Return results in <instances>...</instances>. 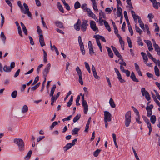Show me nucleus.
<instances>
[{
  "instance_id": "nucleus-1",
  "label": "nucleus",
  "mask_w": 160,
  "mask_h": 160,
  "mask_svg": "<svg viewBox=\"0 0 160 160\" xmlns=\"http://www.w3.org/2000/svg\"><path fill=\"white\" fill-rule=\"evenodd\" d=\"M18 6L20 8L21 11L22 13L25 14H27L29 17L31 18V13L30 12H29V8L26 3H23V6L25 9V10H24V8L21 4V1H18Z\"/></svg>"
},
{
  "instance_id": "nucleus-2",
  "label": "nucleus",
  "mask_w": 160,
  "mask_h": 160,
  "mask_svg": "<svg viewBox=\"0 0 160 160\" xmlns=\"http://www.w3.org/2000/svg\"><path fill=\"white\" fill-rule=\"evenodd\" d=\"M13 142L18 147V149L20 152L24 151L25 149V144L23 140L21 138H15Z\"/></svg>"
},
{
  "instance_id": "nucleus-3",
  "label": "nucleus",
  "mask_w": 160,
  "mask_h": 160,
  "mask_svg": "<svg viewBox=\"0 0 160 160\" xmlns=\"http://www.w3.org/2000/svg\"><path fill=\"white\" fill-rule=\"evenodd\" d=\"M125 125L126 127H128L131 122V112L130 111H128L126 113L125 115Z\"/></svg>"
},
{
  "instance_id": "nucleus-4",
  "label": "nucleus",
  "mask_w": 160,
  "mask_h": 160,
  "mask_svg": "<svg viewBox=\"0 0 160 160\" xmlns=\"http://www.w3.org/2000/svg\"><path fill=\"white\" fill-rule=\"evenodd\" d=\"M76 70L77 72V75L78 76V81L81 85L83 84V82L82 79V72L81 70L78 66L77 67Z\"/></svg>"
},
{
  "instance_id": "nucleus-5",
  "label": "nucleus",
  "mask_w": 160,
  "mask_h": 160,
  "mask_svg": "<svg viewBox=\"0 0 160 160\" xmlns=\"http://www.w3.org/2000/svg\"><path fill=\"white\" fill-rule=\"evenodd\" d=\"M141 92L143 96H144L146 99L147 101H149L150 100V96L148 92L144 88H141Z\"/></svg>"
},
{
  "instance_id": "nucleus-6",
  "label": "nucleus",
  "mask_w": 160,
  "mask_h": 160,
  "mask_svg": "<svg viewBox=\"0 0 160 160\" xmlns=\"http://www.w3.org/2000/svg\"><path fill=\"white\" fill-rule=\"evenodd\" d=\"M51 68V64L50 63L48 64L45 68L43 71V74L44 77H46L48 72H49Z\"/></svg>"
},
{
  "instance_id": "nucleus-7",
  "label": "nucleus",
  "mask_w": 160,
  "mask_h": 160,
  "mask_svg": "<svg viewBox=\"0 0 160 160\" xmlns=\"http://www.w3.org/2000/svg\"><path fill=\"white\" fill-rule=\"evenodd\" d=\"M104 120L110 122L111 120V114L108 111H105L104 112Z\"/></svg>"
},
{
  "instance_id": "nucleus-8",
  "label": "nucleus",
  "mask_w": 160,
  "mask_h": 160,
  "mask_svg": "<svg viewBox=\"0 0 160 160\" xmlns=\"http://www.w3.org/2000/svg\"><path fill=\"white\" fill-rule=\"evenodd\" d=\"M90 26L91 28L94 31L98 32V28L96 26L95 22L93 21H91L90 22Z\"/></svg>"
},
{
  "instance_id": "nucleus-9",
  "label": "nucleus",
  "mask_w": 160,
  "mask_h": 160,
  "mask_svg": "<svg viewBox=\"0 0 160 160\" xmlns=\"http://www.w3.org/2000/svg\"><path fill=\"white\" fill-rule=\"evenodd\" d=\"M87 20H84L82 22L81 26V29L82 31H85L86 30L87 26L88 25Z\"/></svg>"
},
{
  "instance_id": "nucleus-10",
  "label": "nucleus",
  "mask_w": 160,
  "mask_h": 160,
  "mask_svg": "<svg viewBox=\"0 0 160 160\" xmlns=\"http://www.w3.org/2000/svg\"><path fill=\"white\" fill-rule=\"evenodd\" d=\"M111 47L114 53L115 54L118 58H119L120 59H122V56L120 54L119 52L118 51L117 49L116 48L113 46H112Z\"/></svg>"
},
{
  "instance_id": "nucleus-11",
  "label": "nucleus",
  "mask_w": 160,
  "mask_h": 160,
  "mask_svg": "<svg viewBox=\"0 0 160 160\" xmlns=\"http://www.w3.org/2000/svg\"><path fill=\"white\" fill-rule=\"evenodd\" d=\"M117 15L118 17H120L122 15V10L121 8L119 7V5H117Z\"/></svg>"
},
{
  "instance_id": "nucleus-12",
  "label": "nucleus",
  "mask_w": 160,
  "mask_h": 160,
  "mask_svg": "<svg viewBox=\"0 0 160 160\" xmlns=\"http://www.w3.org/2000/svg\"><path fill=\"white\" fill-rule=\"evenodd\" d=\"M39 42L41 46L42 47L45 45V44L44 40V38L42 35H40L39 36Z\"/></svg>"
},
{
  "instance_id": "nucleus-13",
  "label": "nucleus",
  "mask_w": 160,
  "mask_h": 160,
  "mask_svg": "<svg viewBox=\"0 0 160 160\" xmlns=\"http://www.w3.org/2000/svg\"><path fill=\"white\" fill-rule=\"evenodd\" d=\"M153 4V6L156 9H158V8L159 2H157L156 0H150Z\"/></svg>"
},
{
  "instance_id": "nucleus-14",
  "label": "nucleus",
  "mask_w": 160,
  "mask_h": 160,
  "mask_svg": "<svg viewBox=\"0 0 160 160\" xmlns=\"http://www.w3.org/2000/svg\"><path fill=\"white\" fill-rule=\"evenodd\" d=\"M81 23V22L79 19H78L77 22L74 25V28L78 31L80 30V25Z\"/></svg>"
},
{
  "instance_id": "nucleus-15",
  "label": "nucleus",
  "mask_w": 160,
  "mask_h": 160,
  "mask_svg": "<svg viewBox=\"0 0 160 160\" xmlns=\"http://www.w3.org/2000/svg\"><path fill=\"white\" fill-rule=\"evenodd\" d=\"M93 38H97L98 39H101L102 41L104 42H106V40L105 38L102 36H100L99 35H94L93 36Z\"/></svg>"
},
{
  "instance_id": "nucleus-16",
  "label": "nucleus",
  "mask_w": 160,
  "mask_h": 160,
  "mask_svg": "<svg viewBox=\"0 0 160 160\" xmlns=\"http://www.w3.org/2000/svg\"><path fill=\"white\" fill-rule=\"evenodd\" d=\"M106 48H107V50L108 52V56L110 58H112L113 56V54L112 52L111 48L108 47H106Z\"/></svg>"
},
{
  "instance_id": "nucleus-17",
  "label": "nucleus",
  "mask_w": 160,
  "mask_h": 160,
  "mask_svg": "<svg viewBox=\"0 0 160 160\" xmlns=\"http://www.w3.org/2000/svg\"><path fill=\"white\" fill-rule=\"evenodd\" d=\"M82 106L84 107V113L87 114L88 110V106L87 103L82 104Z\"/></svg>"
},
{
  "instance_id": "nucleus-18",
  "label": "nucleus",
  "mask_w": 160,
  "mask_h": 160,
  "mask_svg": "<svg viewBox=\"0 0 160 160\" xmlns=\"http://www.w3.org/2000/svg\"><path fill=\"white\" fill-rule=\"evenodd\" d=\"M130 77L131 79L133 80L134 82H139L138 80L137 79L136 77V76L133 72H132L131 73V74L130 76Z\"/></svg>"
},
{
  "instance_id": "nucleus-19",
  "label": "nucleus",
  "mask_w": 160,
  "mask_h": 160,
  "mask_svg": "<svg viewBox=\"0 0 160 160\" xmlns=\"http://www.w3.org/2000/svg\"><path fill=\"white\" fill-rule=\"evenodd\" d=\"M55 23L57 27L61 28H64L63 24L62 22L58 21H56Z\"/></svg>"
},
{
  "instance_id": "nucleus-20",
  "label": "nucleus",
  "mask_w": 160,
  "mask_h": 160,
  "mask_svg": "<svg viewBox=\"0 0 160 160\" xmlns=\"http://www.w3.org/2000/svg\"><path fill=\"white\" fill-rule=\"evenodd\" d=\"M155 51L157 52V54L158 55H160V48L158 45L157 44H155L153 45Z\"/></svg>"
},
{
  "instance_id": "nucleus-21",
  "label": "nucleus",
  "mask_w": 160,
  "mask_h": 160,
  "mask_svg": "<svg viewBox=\"0 0 160 160\" xmlns=\"http://www.w3.org/2000/svg\"><path fill=\"white\" fill-rule=\"evenodd\" d=\"M81 8L85 12H87L89 10V8L87 7V5L86 3H84L82 4Z\"/></svg>"
},
{
  "instance_id": "nucleus-22",
  "label": "nucleus",
  "mask_w": 160,
  "mask_h": 160,
  "mask_svg": "<svg viewBox=\"0 0 160 160\" xmlns=\"http://www.w3.org/2000/svg\"><path fill=\"white\" fill-rule=\"evenodd\" d=\"M73 146L71 143H68L63 148V149L65 152L66 151L68 150L69 149L72 147Z\"/></svg>"
},
{
  "instance_id": "nucleus-23",
  "label": "nucleus",
  "mask_w": 160,
  "mask_h": 160,
  "mask_svg": "<svg viewBox=\"0 0 160 160\" xmlns=\"http://www.w3.org/2000/svg\"><path fill=\"white\" fill-rule=\"evenodd\" d=\"M22 112L23 113H26L28 110V108L27 105H24L22 108Z\"/></svg>"
},
{
  "instance_id": "nucleus-24",
  "label": "nucleus",
  "mask_w": 160,
  "mask_h": 160,
  "mask_svg": "<svg viewBox=\"0 0 160 160\" xmlns=\"http://www.w3.org/2000/svg\"><path fill=\"white\" fill-rule=\"evenodd\" d=\"M0 37L2 41L3 42V44L5 45L6 43V38L5 36L4 33L3 32H2L1 33Z\"/></svg>"
},
{
  "instance_id": "nucleus-25",
  "label": "nucleus",
  "mask_w": 160,
  "mask_h": 160,
  "mask_svg": "<svg viewBox=\"0 0 160 160\" xmlns=\"http://www.w3.org/2000/svg\"><path fill=\"white\" fill-rule=\"evenodd\" d=\"M32 153V151L30 150L28 153L27 155L24 157V159L26 160H28L30 158Z\"/></svg>"
},
{
  "instance_id": "nucleus-26",
  "label": "nucleus",
  "mask_w": 160,
  "mask_h": 160,
  "mask_svg": "<svg viewBox=\"0 0 160 160\" xmlns=\"http://www.w3.org/2000/svg\"><path fill=\"white\" fill-rule=\"evenodd\" d=\"M87 12H88V15L89 17L95 19L96 15L92 12L90 9H89V10Z\"/></svg>"
},
{
  "instance_id": "nucleus-27",
  "label": "nucleus",
  "mask_w": 160,
  "mask_h": 160,
  "mask_svg": "<svg viewBox=\"0 0 160 160\" xmlns=\"http://www.w3.org/2000/svg\"><path fill=\"white\" fill-rule=\"evenodd\" d=\"M141 54L143 57V59L144 60V62H145V63L147 64L148 58L146 54L142 52H141Z\"/></svg>"
},
{
  "instance_id": "nucleus-28",
  "label": "nucleus",
  "mask_w": 160,
  "mask_h": 160,
  "mask_svg": "<svg viewBox=\"0 0 160 160\" xmlns=\"http://www.w3.org/2000/svg\"><path fill=\"white\" fill-rule=\"evenodd\" d=\"M3 70L6 72H10L11 71V70L10 67L9 66L5 65L3 68Z\"/></svg>"
},
{
  "instance_id": "nucleus-29",
  "label": "nucleus",
  "mask_w": 160,
  "mask_h": 160,
  "mask_svg": "<svg viewBox=\"0 0 160 160\" xmlns=\"http://www.w3.org/2000/svg\"><path fill=\"white\" fill-rule=\"evenodd\" d=\"M154 71L155 75L159 77L160 76V73L159 70L157 66H155L154 67Z\"/></svg>"
},
{
  "instance_id": "nucleus-30",
  "label": "nucleus",
  "mask_w": 160,
  "mask_h": 160,
  "mask_svg": "<svg viewBox=\"0 0 160 160\" xmlns=\"http://www.w3.org/2000/svg\"><path fill=\"white\" fill-rule=\"evenodd\" d=\"M80 129L77 128H75L73 129L72 131V134L73 135H75L78 133Z\"/></svg>"
},
{
  "instance_id": "nucleus-31",
  "label": "nucleus",
  "mask_w": 160,
  "mask_h": 160,
  "mask_svg": "<svg viewBox=\"0 0 160 160\" xmlns=\"http://www.w3.org/2000/svg\"><path fill=\"white\" fill-rule=\"evenodd\" d=\"M109 104L111 106L112 108H114L116 107V105L114 102L112 98H110L109 101Z\"/></svg>"
},
{
  "instance_id": "nucleus-32",
  "label": "nucleus",
  "mask_w": 160,
  "mask_h": 160,
  "mask_svg": "<svg viewBox=\"0 0 160 160\" xmlns=\"http://www.w3.org/2000/svg\"><path fill=\"white\" fill-rule=\"evenodd\" d=\"M81 117V114H78L73 119V122H77L80 118Z\"/></svg>"
},
{
  "instance_id": "nucleus-33",
  "label": "nucleus",
  "mask_w": 160,
  "mask_h": 160,
  "mask_svg": "<svg viewBox=\"0 0 160 160\" xmlns=\"http://www.w3.org/2000/svg\"><path fill=\"white\" fill-rule=\"evenodd\" d=\"M112 137L114 141V142L115 144V145L116 147V148H118V146L117 144V142H116V135L115 134L113 133L112 134Z\"/></svg>"
},
{
  "instance_id": "nucleus-34",
  "label": "nucleus",
  "mask_w": 160,
  "mask_h": 160,
  "mask_svg": "<svg viewBox=\"0 0 160 160\" xmlns=\"http://www.w3.org/2000/svg\"><path fill=\"white\" fill-rule=\"evenodd\" d=\"M156 120V117L155 115L151 116L150 118V121L153 124H154Z\"/></svg>"
},
{
  "instance_id": "nucleus-35",
  "label": "nucleus",
  "mask_w": 160,
  "mask_h": 160,
  "mask_svg": "<svg viewBox=\"0 0 160 160\" xmlns=\"http://www.w3.org/2000/svg\"><path fill=\"white\" fill-rule=\"evenodd\" d=\"M73 96H71L70 97V98L68 101V102L67 103V106L68 107H70V106L72 105V102H73Z\"/></svg>"
},
{
  "instance_id": "nucleus-36",
  "label": "nucleus",
  "mask_w": 160,
  "mask_h": 160,
  "mask_svg": "<svg viewBox=\"0 0 160 160\" xmlns=\"http://www.w3.org/2000/svg\"><path fill=\"white\" fill-rule=\"evenodd\" d=\"M50 45L51 49L52 50H53V49H52V47H54V50H55V51L56 52V53L57 54V55H59V52H58V49L56 48L55 46V45H53V46H52L51 42H50Z\"/></svg>"
},
{
  "instance_id": "nucleus-37",
  "label": "nucleus",
  "mask_w": 160,
  "mask_h": 160,
  "mask_svg": "<svg viewBox=\"0 0 160 160\" xmlns=\"http://www.w3.org/2000/svg\"><path fill=\"white\" fill-rule=\"evenodd\" d=\"M104 24L106 28L108 30V31L109 32L111 31V28L108 22L107 21H105L104 22Z\"/></svg>"
},
{
  "instance_id": "nucleus-38",
  "label": "nucleus",
  "mask_w": 160,
  "mask_h": 160,
  "mask_svg": "<svg viewBox=\"0 0 160 160\" xmlns=\"http://www.w3.org/2000/svg\"><path fill=\"white\" fill-rule=\"evenodd\" d=\"M81 7V4L78 1L75 2L74 5V8L77 9L80 8Z\"/></svg>"
},
{
  "instance_id": "nucleus-39",
  "label": "nucleus",
  "mask_w": 160,
  "mask_h": 160,
  "mask_svg": "<svg viewBox=\"0 0 160 160\" xmlns=\"http://www.w3.org/2000/svg\"><path fill=\"white\" fill-rule=\"evenodd\" d=\"M17 91L16 90H14L12 93L11 96L12 98H15L17 97Z\"/></svg>"
},
{
  "instance_id": "nucleus-40",
  "label": "nucleus",
  "mask_w": 160,
  "mask_h": 160,
  "mask_svg": "<svg viewBox=\"0 0 160 160\" xmlns=\"http://www.w3.org/2000/svg\"><path fill=\"white\" fill-rule=\"evenodd\" d=\"M101 151V149H97L93 152L94 156L95 157L98 156Z\"/></svg>"
},
{
  "instance_id": "nucleus-41",
  "label": "nucleus",
  "mask_w": 160,
  "mask_h": 160,
  "mask_svg": "<svg viewBox=\"0 0 160 160\" xmlns=\"http://www.w3.org/2000/svg\"><path fill=\"white\" fill-rule=\"evenodd\" d=\"M127 42L128 44V47L130 48H131L132 47V43L131 40L130 38L129 37H127Z\"/></svg>"
},
{
  "instance_id": "nucleus-42",
  "label": "nucleus",
  "mask_w": 160,
  "mask_h": 160,
  "mask_svg": "<svg viewBox=\"0 0 160 160\" xmlns=\"http://www.w3.org/2000/svg\"><path fill=\"white\" fill-rule=\"evenodd\" d=\"M138 22L139 23V25L141 28L143 29V31L145 32V29H144V24L141 20L138 21Z\"/></svg>"
},
{
  "instance_id": "nucleus-43",
  "label": "nucleus",
  "mask_w": 160,
  "mask_h": 160,
  "mask_svg": "<svg viewBox=\"0 0 160 160\" xmlns=\"http://www.w3.org/2000/svg\"><path fill=\"white\" fill-rule=\"evenodd\" d=\"M138 44L139 46H143V43L142 42V41L141 38L138 37Z\"/></svg>"
},
{
  "instance_id": "nucleus-44",
  "label": "nucleus",
  "mask_w": 160,
  "mask_h": 160,
  "mask_svg": "<svg viewBox=\"0 0 160 160\" xmlns=\"http://www.w3.org/2000/svg\"><path fill=\"white\" fill-rule=\"evenodd\" d=\"M135 28L136 32H138L140 35L142 32V30L140 29L136 25H135Z\"/></svg>"
},
{
  "instance_id": "nucleus-45",
  "label": "nucleus",
  "mask_w": 160,
  "mask_h": 160,
  "mask_svg": "<svg viewBox=\"0 0 160 160\" xmlns=\"http://www.w3.org/2000/svg\"><path fill=\"white\" fill-rule=\"evenodd\" d=\"M84 64H85L86 68L87 69V70L88 71L89 73H91L90 69V68L89 64L86 62H84Z\"/></svg>"
},
{
  "instance_id": "nucleus-46",
  "label": "nucleus",
  "mask_w": 160,
  "mask_h": 160,
  "mask_svg": "<svg viewBox=\"0 0 160 160\" xmlns=\"http://www.w3.org/2000/svg\"><path fill=\"white\" fill-rule=\"evenodd\" d=\"M133 18L134 19V20L135 23H137L138 19V21H139L141 20L140 17L138 15H136Z\"/></svg>"
},
{
  "instance_id": "nucleus-47",
  "label": "nucleus",
  "mask_w": 160,
  "mask_h": 160,
  "mask_svg": "<svg viewBox=\"0 0 160 160\" xmlns=\"http://www.w3.org/2000/svg\"><path fill=\"white\" fill-rule=\"evenodd\" d=\"M144 42L146 43L148 47L152 46L151 42L148 40H144Z\"/></svg>"
},
{
  "instance_id": "nucleus-48",
  "label": "nucleus",
  "mask_w": 160,
  "mask_h": 160,
  "mask_svg": "<svg viewBox=\"0 0 160 160\" xmlns=\"http://www.w3.org/2000/svg\"><path fill=\"white\" fill-rule=\"evenodd\" d=\"M37 32L38 34L39 35H42V30L40 29V28L39 26H38L37 27Z\"/></svg>"
},
{
  "instance_id": "nucleus-49",
  "label": "nucleus",
  "mask_w": 160,
  "mask_h": 160,
  "mask_svg": "<svg viewBox=\"0 0 160 160\" xmlns=\"http://www.w3.org/2000/svg\"><path fill=\"white\" fill-rule=\"evenodd\" d=\"M88 48L89 49V54L91 55H92L94 53L93 47L89 48Z\"/></svg>"
},
{
  "instance_id": "nucleus-50",
  "label": "nucleus",
  "mask_w": 160,
  "mask_h": 160,
  "mask_svg": "<svg viewBox=\"0 0 160 160\" xmlns=\"http://www.w3.org/2000/svg\"><path fill=\"white\" fill-rule=\"evenodd\" d=\"M117 78L119 79V81L120 82H121L122 83L125 82L124 80L122 79V76L121 74L118 75Z\"/></svg>"
},
{
  "instance_id": "nucleus-51",
  "label": "nucleus",
  "mask_w": 160,
  "mask_h": 160,
  "mask_svg": "<svg viewBox=\"0 0 160 160\" xmlns=\"http://www.w3.org/2000/svg\"><path fill=\"white\" fill-rule=\"evenodd\" d=\"M105 21H106L103 20L102 17H99V22L101 25H102V22H104Z\"/></svg>"
},
{
  "instance_id": "nucleus-52",
  "label": "nucleus",
  "mask_w": 160,
  "mask_h": 160,
  "mask_svg": "<svg viewBox=\"0 0 160 160\" xmlns=\"http://www.w3.org/2000/svg\"><path fill=\"white\" fill-rule=\"evenodd\" d=\"M58 124V123L57 122L55 121V122H53L52 123V124L51 126H50V129L51 130L52 129H53V128L54 127L55 125H57Z\"/></svg>"
},
{
  "instance_id": "nucleus-53",
  "label": "nucleus",
  "mask_w": 160,
  "mask_h": 160,
  "mask_svg": "<svg viewBox=\"0 0 160 160\" xmlns=\"http://www.w3.org/2000/svg\"><path fill=\"white\" fill-rule=\"evenodd\" d=\"M39 77L38 76H37L35 78L33 82L32 83V85H34L39 80Z\"/></svg>"
},
{
  "instance_id": "nucleus-54",
  "label": "nucleus",
  "mask_w": 160,
  "mask_h": 160,
  "mask_svg": "<svg viewBox=\"0 0 160 160\" xmlns=\"http://www.w3.org/2000/svg\"><path fill=\"white\" fill-rule=\"evenodd\" d=\"M128 30L129 32L130 33L131 35L132 36L133 35V31L132 29V27L131 25H130L128 26Z\"/></svg>"
},
{
  "instance_id": "nucleus-55",
  "label": "nucleus",
  "mask_w": 160,
  "mask_h": 160,
  "mask_svg": "<svg viewBox=\"0 0 160 160\" xmlns=\"http://www.w3.org/2000/svg\"><path fill=\"white\" fill-rule=\"evenodd\" d=\"M80 50L82 52V54L83 55H84L85 53V51L84 50V46H82L80 47Z\"/></svg>"
},
{
  "instance_id": "nucleus-56",
  "label": "nucleus",
  "mask_w": 160,
  "mask_h": 160,
  "mask_svg": "<svg viewBox=\"0 0 160 160\" xmlns=\"http://www.w3.org/2000/svg\"><path fill=\"white\" fill-rule=\"evenodd\" d=\"M80 96L79 95L78 96L76 100V105L77 106H78L80 105V103H79V101L80 99Z\"/></svg>"
},
{
  "instance_id": "nucleus-57",
  "label": "nucleus",
  "mask_w": 160,
  "mask_h": 160,
  "mask_svg": "<svg viewBox=\"0 0 160 160\" xmlns=\"http://www.w3.org/2000/svg\"><path fill=\"white\" fill-rule=\"evenodd\" d=\"M43 65L42 64H41L38 66L37 68V72L38 74L39 73L40 68L43 66Z\"/></svg>"
},
{
  "instance_id": "nucleus-58",
  "label": "nucleus",
  "mask_w": 160,
  "mask_h": 160,
  "mask_svg": "<svg viewBox=\"0 0 160 160\" xmlns=\"http://www.w3.org/2000/svg\"><path fill=\"white\" fill-rule=\"evenodd\" d=\"M22 28L23 31L24 32V34L26 35H27L28 31H27V30L26 29V28L25 26H23V27H22Z\"/></svg>"
},
{
  "instance_id": "nucleus-59",
  "label": "nucleus",
  "mask_w": 160,
  "mask_h": 160,
  "mask_svg": "<svg viewBox=\"0 0 160 160\" xmlns=\"http://www.w3.org/2000/svg\"><path fill=\"white\" fill-rule=\"evenodd\" d=\"M147 111V115L148 117H150V116L152 114V110H146Z\"/></svg>"
},
{
  "instance_id": "nucleus-60",
  "label": "nucleus",
  "mask_w": 160,
  "mask_h": 160,
  "mask_svg": "<svg viewBox=\"0 0 160 160\" xmlns=\"http://www.w3.org/2000/svg\"><path fill=\"white\" fill-rule=\"evenodd\" d=\"M93 76L94 77V78L97 79H100V77H99L97 74V73L96 72H93Z\"/></svg>"
},
{
  "instance_id": "nucleus-61",
  "label": "nucleus",
  "mask_w": 160,
  "mask_h": 160,
  "mask_svg": "<svg viewBox=\"0 0 160 160\" xmlns=\"http://www.w3.org/2000/svg\"><path fill=\"white\" fill-rule=\"evenodd\" d=\"M136 122L139 124H141L142 123V122L140 121L139 115V116H137V117L136 118Z\"/></svg>"
},
{
  "instance_id": "nucleus-62",
  "label": "nucleus",
  "mask_w": 160,
  "mask_h": 160,
  "mask_svg": "<svg viewBox=\"0 0 160 160\" xmlns=\"http://www.w3.org/2000/svg\"><path fill=\"white\" fill-rule=\"evenodd\" d=\"M153 105L151 104L149 106H147L146 107V110H152V109L153 108Z\"/></svg>"
},
{
  "instance_id": "nucleus-63",
  "label": "nucleus",
  "mask_w": 160,
  "mask_h": 160,
  "mask_svg": "<svg viewBox=\"0 0 160 160\" xmlns=\"http://www.w3.org/2000/svg\"><path fill=\"white\" fill-rule=\"evenodd\" d=\"M20 71V69H19L17 70V71L16 72L15 75H14V77L16 78V77H17L19 75Z\"/></svg>"
},
{
  "instance_id": "nucleus-64",
  "label": "nucleus",
  "mask_w": 160,
  "mask_h": 160,
  "mask_svg": "<svg viewBox=\"0 0 160 160\" xmlns=\"http://www.w3.org/2000/svg\"><path fill=\"white\" fill-rule=\"evenodd\" d=\"M154 91L156 93V96L157 97V98L158 99H159L160 101V95H159V94L156 90H154Z\"/></svg>"
}]
</instances>
